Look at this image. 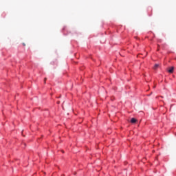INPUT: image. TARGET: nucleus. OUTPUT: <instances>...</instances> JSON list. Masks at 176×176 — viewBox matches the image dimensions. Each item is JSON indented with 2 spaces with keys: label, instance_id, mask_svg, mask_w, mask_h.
<instances>
[{
  "label": "nucleus",
  "instance_id": "nucleus-1",
  "mask_svg": "<svg viewBox=\"0 0 176 176\" xmlns=\"http://www.w3.org/2000/svg\"><path fill=\"white\" fill-rule=\"evenodd\" d=\"M173 71H174V67H170L169 69H168V72L170 73V74H173Z\"/></svg>",
  "mask_w": 176,
  "mask_h": 176
},
{
  "label": "nucleus",
  "instance_id": "nucleus-2",
  "mask_svg": "<svg viewBox=\"0 0 176 176\" xmlns=\"http://www.w3.org/2000/svg\"><path fill=\"white\" fill-rule=\"evenodd\" d=\"M137 122V120L135 118H131V123H135Z\"/></svg>",
  "mask_w": 176,
  "mask_h": 176
},
{
  "label": "nucleus",
  "instance_id": "nucleus-3",
  "mask_svg": "<svg viewBox=\"0 0 176 176\" xmlns=\"http://www.w3.org/2000/svg\"><path fill=\"white\" fill-rule=\"evenodd\" d=\"M159 67V65L158 64H155V66H154V67L156 69V68H157Z\"/></svg>",
  "mask_w": 176,
  "mask_h": 176
},
{
  "label": "nucleus",
  "instance_id": "nucleus-4",
  "mask_svg": "<svg viewBox=\"0 0 176 176\" xmlns=\"http://www.w3.org/2000/svg\"><path fill=\"white\" fill-rule=\"evenodd\" d=\"M44 82H45V83H46V78H45V80H44Z\"/></svg>",
  "mask_w": 176,
  "mask_h": 176
},
{
  "label": "nucleus",
  "instance_id": "nucleus-5",
  "mask_svg": "<svg viewBox=\"0 0 176 176\" xmlns=\"http://www.w3.org/2000/svg\"><path fill=\"white\" fill-rule=\"evenodd\" d=\"M23 46H25V43H23Z\"/></svg>",
  "mask_w": 176,
  "mask_h": 176
}]
</instances>
